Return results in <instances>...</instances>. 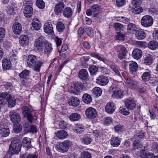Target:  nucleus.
<instances>
[{"label": "nucleus", "instance_id": "f257e3e1", "mask_svg": "<svg viewBox=\"0 0 158 158\" xmlns=\"http://www.w3.org/2000/svg\"><path fill=\"white\" fill-rule=\"evenodd\" d=\"M27 63L28 67H33V70L38 72H40V69L43 64L41 61H37L36 56L33 55H30L27 56Z\"/></svg>", "mask_w": 158, "mask_h": 158}, {"label": "nucleus", "instance_id": "f03ea898", "mask_svg": "<svg viewBox=\"0 0 158 158\" xmlns=\"http://www.w3.org/2000/svg\"><path fill=\"white\" fill-rule=\"evenodd\" d=\"M72 142L66 140L63 142H58L56 145V150L61 153L66 152L72 145Z\"/></svg>", "mask_w": 158, "mask_h": 158}, {"label": "nucleus", "instance_id": "7ed1b4c3", "mask_svg": "<svg viewBox=\"0 0 158 158\" xmlns=\"http://www.w3.org/2000/svg\"><path fill=\"white\" fill-rule=\"evenodd\" d=\"M21 145L19 139H15L12 141L10 143V154L11 155L17 154L21 149Z\"/></svg>", "mask_w": 158, "mask_h": 158}, {"label": "nucleus", "instance_id": "20e7f679", "mask_svg": "<svg viewBox=\"0 0 158 158\" xmlns=\"http://www.w3.org/2000/svg\"><path fill=\"white\" fill-rule=\"evenodd\" d=\"M153 22L152 17L149 15L144 16L141 19L140 23L141 25L144 27H149L151 26Z\"/></svg>", "mask_w": 158, "mask_h": 158}, {"label": "nucleus", "instance_id": "39448f33", "mask_svg": "<svg viewBox=\"0 0 158 158\" xmlns=\"http://www.w3.org/2000/svg\"><path fill=\"white\" fill-rule=\"evenodd\" d=\"M37 39L35 40L34 46L35 50L39 52L43 50V44L44 40V37L41 35H40Z\"/></svg>", "mask_w": 158, "mask_h": 158}, {"label": "nucleus", "instance_id": "423d86ee", "mask_svg": "<svg viewBox=\"0 0 158 158\" xmlns=\"http://www.w3.org/2000/svg\"><path fill=\"white\" fill-rule=\"evenodd\" d=\"M115 50L118 53V57L120 60L125 58L127 53V51L124 47L121 45H118Z\"/></svg>", "mask_w": 158, "mask_h": 158}, {"label": "nucleus", "instance_id": "0eeeda50", "mask_svg": "<svg viewBox=\"0 0 158 158\" xmlns=\"http://www.w3.org/2000/svg\"><path fill=\"white\" fill-rule=\"evenodd\" d=\"M22 112L24 116L27 118L30 122L31 123L33 118L31 114V109L27 106H24L22 108Z\"/></svg>", "mask_w": 158, "mask_h": 158}, {"label": "nucleus", "instance_id": "6e6552de", "mask_svg": "<svg viewBox=\"0 0 158 158\" xmlns=\"http://www.w3.org/2000/svg\"><path fill=\"white\" fill-rule=\"evenodd\" d=\"M112 97L117 99L122 98L124 95L123 91L117 87H114L112 89Z\"/></svg>", "mask_w": 158, "mask_h": 158}, {"label": "nucleus", "instance_id": "1a4fd4ad", "mask_svg": "<svg viewBox=\"0 0 158 158\" xmlns=\"http://www.w3.org/2000/svg\"><path fill=\"white\" fill-rule=\"evenodd\" d=\"M144 136V133L142 132L138 133L134 136L135 139L133 143V146L134 149H138V148L142 147V145L139 143V140L142 139Z\"/></svg>", "mask_w": 158, "mask_h": 158}, {"label": "nucleus", "instance_id": "9d476101", "mask_svg": "<svg viewBox=\"0 0 158 158\" xmlns=\"http://www.w3.org/2000/svg\"><path fill=\"white\" fill-rule=\"evenodd\" d=\"M84 86V83L80 82H77L74 84L73 88L70 90V92L71 93L76 95L81 90L83 89Z\"/></svg>", "mask_w": 158, "mask_h": 158}, {"label": "nucleus", "instance_id": "9b49d317", "mask_svg": "<svg viewBox=\"0 0 158 158\" xmlns=\"http://www.w3.org/2000/svg\"><path fill=\"white\" fill-rule=\"evenodd\" d=\"M4 99L6 100V104L9 106L10 105V94L8 93L4 92L0 93V104H3L4 102Z\"/></svg>", "mask_w": 158, "mask_h": 158}, {"label": "nucleus", "instance_id": "f8f14e48", "mask_svg": "<svg viewBox=\"0 0 158 158\" xmlns=\"http://www.w3.org/2000/svg\"><path fill=\"white\" fill-rule=\"evenodd\" d=\"M96 82L97 84L100 85L104 86L106 85L108 83L109 80L106 77L101 75L97 78Z\"/></svg>", "mask_w": 158, "mask_h": 158}, {"label": "nucleus", "instance_id": "ddd939ff", "mask_svg": "<svg viewBox=\"0 0 158 158\" xmlns=\"http://www.w3.org/2000/svg\"><path fill=\"white\" fill-rule=\"evenodd\" d=\"M125 104L126 107L130 110L134 109L136 105L135 101L131 98L127 99L125 102Z\"/></svg>", "mask_w": 158, "mask_h": 158}, {"label": "nucleus", "instance_id": "4468645a", "mask_svg": "<svg viewBox=\"0 0 158 158\" xmlns=\"http://www.w3.org/2000/svg\"><path fill=\"white\" fill-rule=\"evenodd\" d=\"M85 114L88 118L93 119L96 117L97 115V112L94 108L89 107L86 110Z\"/></svg>", "mask_w": 158, "mask_h": 158}, {"label": "nucleus", "instance_id": "2eb2a0df", "mask_svg": "<svg viewBox=\"0 0 158 158\" xmlns=\"http://www.w3.org/2000/svg\"><path fill=\"white\" fill-rule=\"evenodd\" d=\"M90 8L92 9L93 12V16L95 17H98L99 14L101 12V8L98 4L92 5Z\"/></svg>", "mask_w": 158, "mask_h": 158}, {"label": "nucleus", "instance_id": "dca6fc26", "mask_svg": "<svg viewBox=\"0 0 158 158\" xmlns=\"http://www.w3.org/2000/svg\"><path fill=\"white\" fill-rule=\"evenodd\" d=\"M31 143V140L30 138L25 137L23 138L22 144L25 150H28L32 147Z\"/></svg>", "mask_w": 158, "mask_h": 158}, {"label": "nucleus", "instance_id": "f3484780", "mask_svg": "<svg viewBox=\"0 0 158 158\" xmlns=\"http://www.w3.org/2000/svg\"><path fill=\"white\" fill-rule=\"evenodd\" d=\"M116 106L115 104L113 102H108L105 106V111L110 114L113 113L115 111Z\"/></svg>", "mask_w": 158, "mask_h": 158}, {"label": "nucleus", "instance_id": "a211bd4d", "mask_svg": "<svg viewBox=\"0 0 158 158\" xmlns=\"http://www.w3.org/2000/svg\"><path fill=\"white\" fill-rule=\"evenodd\" d=\"M24 16L28 18L30 17L32 15L33 13V9L32 6L29 5L26 6L24 10Z\"/></svg>", "mask_w": 158, "mask_h": 158}, {"label": "nucleus", "instance_id": "6ab92c4d", "mask_svg": "<svg viewBox=\"0 0 158 158\" xmlns=\"http://www.w3.org/2000/svg\"><path fill=\"white\" fill-rule=\"evenodd\" d=\"M19 42L21 46H25L29 42V39L26 35H21L19 38Z\"/></svg>", "mask_w": 158, "mask_h": 158}, {"label": "nucleus", "instance_id": "aec40b11", "mask_svg": "<svg viewBox=\"0 0 158 158\" xmlns=\"http://www.w3.org/2000/svg\"><path fill=\"white\" fill-rule=\"evenodd\" d=\"M65 5L62 1H60L56 4L55 7L54 11L56 13L57 15L61 13L64 8Z\"/></svg>", "mask_w": 158, "mask_h": 158}, {"label": "nucleus", "instance_id": "412c9836", "mask_svg": "<svg viewBox=\"0 0 158 158\" xmlns=\"http://www.w3.org/2000/svg\"><path fill=\"white\" fill-rule=\"evenodd\" d=\"M10 130L9 127L6 124L1 126L0 134L2 136H6L10 134Z\"/></svg>", "mask_w": 158, "mask_h": 158}, {"label": "nucleus", "instance_id": "4be33fe9", "mask_svg": "<svg viewBox=\"0 0 158 158\" xmlns=\"http://www.w3.org/2000/svg\"><path fill=\"white\" fill-rule=\"evenodd\" d=\"M12 29L13 32L15 34L19 35L22 31L21 25L18 22H15L13 25Z\"/></svg>", "mask_w": 158, "mask_h": 158}, {"label": "nucleus", "instance_id": "5701e85b", "mask_svg": "<svg viewBox=\"0 0 158 158\" xmlns=\"http://www.w3.org/2000/svg\"><path fill=\"white\" fill-rule=\"evenodd\" d=\"M68 103L70 106H77L79 104L80 101L77 97H72L69 99Z\"/></svg>", "mask_w": 158, "mask_h": 158}, {"label": "nucleus", "instance_id": "b1692460", "mask_svg": "<svg viewBox=\"0 0 158 158\" xmlns=\"http://www.w3.org/2000/svg\"><path fill=\"white\" fill-rule=\"evenodd\" d=\"M56 137L60 139H66L68 136L67 133L64 130H60L55 133Z\"/></svg>", "mask_w": 158, "mask_h": 158}, {"label": "nucleus", "instance_id": "393cba45", "mask_svg": "<svg viewBox=\"0 0 158 158\" xmlns=\"http://www.w3.org/2000/svg\"><path fill=\"white\" fill-rule=\"evenodd\" d=\"M44 29L45 32L48 34H52L53 31L52 25L49 22L44 24Z\"/></svg>", "mask_w": 158, "mask_h": 158}, {"label": "nucleus", "instance_id": "a878e982", "mask_svg": "<svg viewBox=\"0 0 158 158\" xmlns=\"http://www.w3.org/2000/svg\"><path fill=\"white\" fill-rule=\"evenodd\" d=\"M78 77L81 79L86 80L88 77V73L87 71L85 69L80 70L78 73Z\"/></svg>", "mask_w": 158, "mask_h": 158}, {"label": "nucleus", "instance_id": "bb28decb", "mask_svg": "<svg viewBox=\"0 0 158 158\" xmlns=\"http://www.w3.org/2000/svg\"><path fill=\"white\" fill-rule=\"evenodd\" d=\"M135 36L136 39L139 40L144 39L146 37V33L142 29L137 30L135 32Z\"/></svg>", "mask_w": 158, "mask_h": 158}, {"label": "nucleus", "instance_id": "cd10ccee", "mask_svg": "<svg viewBox=\"0 0 158 158\" xmlns=\"http://www.w3.org/2000/svg\"><path fill=\"white\" fill-rule=\"evenodd\" d=\"M31 24L34 29L36 31L40 30L41 27V23L37 18H35L33 19Z\"/></svg>", "mask_w": 158, "mask_h": 158}, {"label": "nucleus", "instance_id": "c85d7f7f", "mask_svg": "<svg viewBox=\"0 0 158 158\" xmlns=\"http://www.w3.org/2000/svg\"><path fill=\"white\" fill-rule=\"evenodd\" d=\"M142 54V52L141 50L136 48L133 51L132 55L134 58L138 60L141 58Z\"/></svg>", "mask_w": 158, "mask_h": 158}, {"label": "nucleus", "instance_id": "c756f323", "mask_svg": "<svg viewBox=\"0 0 158 158\" xmlns=\"http://www.w3.org/2000/svg\"><path fill=\"white\" fill-rule=\"evenodd\" d=\"M10 120L14 123H19L21 120L20 115L18 113L14 112L10 116Z\"/></svg>", "mask_w": 158, "mask_h": 158}, {"label": "nucleus", "instance_id": "7c9ffc66", "mask_svg": "<svg viewBox=\"0 0 158 158\" xmlns=\"http://www.w3.org/2000/svg\"><path fill=\"white\" fill-rule=\"evenodd\" d=\"M120 138L117 137H112L110 140L111 145L114 147L118 146L120 145Z\"/></svg>", "mask_w": 158, "mask_h": 158}, {"label": "nucleus", "instance_id": "2f4dec72", "mask_svg": "<svg viewBox=\"0 0 158 158\" xmlns=\"http://www.w3.org/2000/svg\"><path fill=\"white\" fill-rule=\"evenodd\" d=\"M137 29L136 26L132 23H129L127 26V31L129 33L134 34Z\"/></svg>", "mask_w": 158, "mask_h": 158}, {"label": "nucleus", "instance_id": "473e14b6", "mask_svg": "<svg viewBox=\"0 0 158 158\" xmlns=\"http://www.w3.org/2000/svg\"><path fill=\"white\" fill-rule=\"evenodd\" d=\"M129 68L131 72H135L138 68V65L136 62L130 61L129 64Z\"/></svg>", "mask_w": 158, "mask_h": 158}, {"label": "nucleus", "instance_id": "72a5a7b5", "mask_svg": "<svg viewBox=\"0 0 158 158\" xmlns=\"http://www.w3.org/2000/svg\"><path fill=\"white\" fill-rule=\"evenodd\" d=\"M73 13V10L71 8L67 7L64 9L63 12V14L65 17L69 18L72 16Z\"/></svg>", "mask_w": 158, "mask_h": 158}, {"label": "nucleus", "instance_id": "f704fd0d", "mask_svg": "<svg viewBox=\"0 0 158 158\" xmlns=\"http://www.w3.org/2000/svg\"><path fill=\"white\" fill-rule=\"evenodd\" d=\"M127 83L132 88H136L138 86V83L136 81L132 79L130 77H128L126 79Z\"/></svg>", "mask_w": 158, "mask_h": 158}, {"label": "nucleus", "instance_id": "c9c22d12", "mask_svg": "<svg viewBox=\"0 0 158 158\" xmlns=\"http://www.w3.org/2000/svg\"><path fill=\"white\" fill-rule=\"evenodd\" d=\"M44 52L47 55H49L52 50V44L48 41L44 43Z\"/></svg>", "mask_w": 158, "mask_h": 158}, {"label": "nucleus", "instance_id": "e433bc0d", "mask_svg": "<svg viewBox=\"0 0 158 158\" xmlns=\"http://www.w3.org/2000/svg\"><path fill=\"white\" fill-rule=\"evenodd\" d=\"M13 129L12 131V132L16 133H20L22 130L21 125L19 123H15L13 125Z\"/></svg>", "mask_w": 158, "mask_h": 158}, {"label": "nucleus", "instance_id": "4c0bfd02", "mask_svg": "<svg viewBox=\"0 0 158 158\" xmlns=\"http://www.w3.org/2000/svg\"><path fill=\"white\" fill-rule=\"evenodd\" d=\"M82 100L85 103L88 104L92 102V98L90 95L85 94L82 97Z\"/></svg>", "mask_w": 158, "mask_h": 158}, {"label": "nucleus", "instance_id": "58836bf2", "mask_svg": "<svg viewBox=\"0 0 158 158\" xmlns=\"http://www.w3.org/2000/svg\"><path fill=\"white\" fill-rule=\"evenodd\" d=\"M81 118L80 114L77 113H75L71 114L69 117L70 120L72 121H78Z\"/></svg>", "mask_w": 158, "mask_h": 158}, {"label": "nucleus", "instance_id": "ea45409f", "mask_svg": "<svg viewBox=\"0 0 158 158\" xmlns=\"http://www.w3.org/2000/svg\"><path fill=\"white\" fill-rule=\"evenodd\" d=\"M152 60L151 56L148 55L144 58L143 63L146 65H150L152 63Z\"/></svg>", "mask_w": 158, "mask_h": 158}, {"label": "nucleus", "instance_id": "a19ab883", "mask_svg": "<svg viewBox=\"0 0 158 158\" xmlns=\"http://www.w3.org/2000/svg\"><path fill=\"white\" fill-rule=\"evenodd\" d=\"M148 46L149 48L152 50H154L158 48V43L156 41H152L149 42Z\"/></svg>", "mask_w": 158, "mask_h": 158}, {"label": "nucleus", "instance_id": "79ce46f5", "mask_svg": "<svg viewBox=\"0 0 158 158\" xmlns=\"http://www.w3.org/2000/svg\"><path fill=\"white\" fill-rule=\"evenodd\" d=\"M92 140V139L91 138L88 136H85L81 139V143L85 145H88L90 144Z\"/></svg>", "mask_w": 158, "mask_h": 158}, {"label": "nucleus", "instance_id": "37998d69", "mask_svg": "<svg viewBox=\"0 0 158 158\" xmlns=\"http://www.w3.org/2000/svg\"><path fill=\"white\" fill-rule=\"evenodd\" d=\"M110 67L116 74L119 76H121L120 70L117 65L111 64L110 65Z\"/></svg>", "mask_w": 158, "mask_h": 158}, {"label": "nucleus", "instance_id": "c03bdc74", "mask_svg": "<svg viewBox=\"0 0 158 158\" xmlns=\"http://www.w3.org/2000/svg\"><path fill=\"white\" fill-rule=\"evenodd\" d=\"M64 24L61 22H59L56 24V28L57 31L60 32H62L65 29Z\"/></svg>", "mask_w": 158, "mask_h": 158}, {"label": "nucleus", "instance_id": "a18cd8bd", "mask_svg": "<svg viewBox=\"0 0 158 158\" xmlns=\"http://www.w3.org/2000/svg\"><path fill=\"white\" fill-rule=\"evenodd\" d=\"M31 72L27 69H24L20 73L19 75L20 78H25L29 76Z\"/></svg>", "mask_w": 158, "mask_h": 158}, {"label": "nucleus", "instance_id": "49530a36", "mask_svg": "<svg viewBox=\"0 0 158 158\" xmlns=\"http://www.w3.org/2000/svg\"><path fill=\"white\" fill-rule=\"evenodd\" d=\"M3 69L5 70L9 69L10 68L9 60L7 59H4L2 60Z\"/></svg>", "mask_w": 158, "mask_h": 158}, {"label": "nucleus", "instance_id": "de8ad7c7", "mask_svg": "<svg viewBox=\"0 0 158 158\" xmlns=\"http://www.w3.org/2000/svg\"><path fill=\"white\" fill-rule=\"evenodd\" d=\"M141 77L143 81H148L151 78L150 73L149 72H145L142 74Z\"/></svg>", "mask_w": 158, "mask_h": 158}, {"label": "nucleus", "instance_id": "09e8293b", "mask_svg": "<svg viewBox=\"0 0 158 158\" xmlns=\"http://www.w3.org/2000/svg\"><path fill=\"white\" fill-rule=\"evenodd\" d=\"M102 93V90L99 87H95L93 89V94L96 97H98L100 96Z\"/></svg>", "mask_w": 158, "mask_h": 158}, {"label": "nucleus", "instance_id": "8fccbe9b", "mask_svg": "<svg viewBox=\"0 0 158 158\" xmlns=\"http://www.w3.org/2000/svg\"><path fill=\"white\" fill-rule=\"evenodd\" d=\"M89 71L91 75H95L98 72V69L97 67L94 65L90 66L89 68Z\"/></svg>", "mask_w": 158, "mask_h": 158}, {"label": "nucleus", "instance_id": "3c124183", "mask_svg": "<svg viewBox=\"0 0 158 158\" xmlns=\"http://www.w3.org/2000/svg\"><path fill=\"white\" fill-rule=\"evenodd\" d=\"M129 109L124 106L123 107H120L119 109V112L121 114L125 115H128L130 113Z\"/></svg>", "mask_w": 158, "mask_h": 158}, {"label": "nucleus", "instance_id": "603ef678", "mask_svg": "<svg viewBox=\"0 0 158 158\" xmlns=\"http://www.w3.org/2000/svg\"><path fill=\"white\" fill-rule=\"evenodd\" d=\"M36 5L40 9H42L45 7V3L43 0H36Z\"/></svg>", "mask_w": 158, "mask_h": 158}, {"label": "nucleus", "instance_id": "864d4df0", "mask_svg": "<svg viewBox=\"0 0 158 158\" xmlns=\"http://www.w3.org/2000/svg\"><path fill=\"white\" fill-rule=\"evenodd\" d=\"M115 131L117 133H120L124 130V126L121 125H118L114 127Z\"/></svg>", "mask_w": 158, "mask_h": 158}, {"label": "nucleus", "instance_id": "5fc2aeb1", "mask_svg": "<svg viewBox=\"0 0 158 158\" xmlns=\"http://www.w3.org/2000/svg\"><path fill=\"white\" fill-rule=\"evenodd\" d=\"M113 27L117 31L121 30L124 28V26L123 25L118 23H114Z\"/></svg>", "mask_w": 158, "mask_h": 158}, {"label": "nucleus", "instance_id": "6e6d98bb", "mask_svg": "<svg viewBox=\"0 0 158 158\" xmlns=\"http://www.w3.org/2000/svg\"><path fill=\"white\" fill-rule=\"evenodd\" d=\"M134 9L132 10V12L133 13L138 14L139 13H140L143 11V9L142 7L140 6H137V7H134Z\"/></svg>", "mask_w": 158, "mask_h": 158}, {"label": "nucleus", "instance_id": "4d7b16f0", "mask_svg": "<svg viewBox=\"0 0 158 158\" xmlns=\"http://www.w3.org/2000/svg\"><path fill=\"white\" fill-rule=\"evenodd\" d=\"M80 158H92V156L89 152L84 151L81 153Z\"/></svg>", "mask_w": 158, "mask_h": 158}, {"label": "nucleus", "instance_id": "13d9d810", "mask_svg": "<svg viewBox=\"0 0 158 158\" xmlns=\"http://www.w3.org/2000/svg\"><path fill=\"white\" fill-rule=\"evenodd\" d=\"M113 123L112 118L110 117H106L103 121L104 124L106 126H108Z\"/></svg>", "mask_w": 158, "mask_h": 158}, {"label": "nucleus", "instance_id": "bf43d9fd", "mask_svg": "<svg viewBox=\"0 0 158 158\" xmlns=\"http://www.w3.org/2000/svg\"><path fill=\"white\" fill-rule=\"evenodd\" d=\"M117 20L126 24H127L130 23V21L129 19L123 17H119L117 19Z\"/></svg>", "mask_w": 158, "mask_h": 158}, {"label": "nucleus", "instance_id": "052dcab7", "mask_svg": "<svg viewBox=\"0 0 158 158\" xmlns=\"http://www.w3.org/2000/svg\"><path fill=\"white\" fill-rule=\"evenodd\" d=\"M131 3L133 7L139 6L142 3L141 0H131Z\"/></svg>", "mask_w": 158, "mask_h": 158}, {"label": "nucleus", "instance_id": "680f3d73", "mask_svg": "<svg viewBox=\"0 0 158 158\" xmlns=\"http://www.w3.org/2000/svg\"><path fill=\"white\" fill-rule=\"evenodd\" d=\"M117 35L116 36V39L119 40H124L125 38V35L119 32H117Z\"/></svg>", "mask_w": 158, "mask_h": 158}, {"label": "nucleus", "instance_id": "e2e57ef3", "mask_svg": "<svg viewBox=\"0 0 158 158\" xmlns=\"http://www.w3.org/2000/svg\"><path fill=\"white\" fill-rule=\"evenodd\" d=\"M59 128L64 129L67 128V123L64 121H61L59 122Z\"/></svg>", "mask_w": 158, "mask_h": 158}, {"label": "nucleus", "instance_id": "0e129e2a", "mask_svg": "<svg viewBox=\"0 0 158 158\" xmlns=\"http://www.w3.org/2000/svg\"><path fill=\"white\" fill-rule=\"evenodd\" d=\"M126 0H116V4L118 7H122L126 3Z\"/></svg>", "mask_w": 158, "mask_h": 158}, {"label": "nucleus", "instance_id": "69168bd1", "mask_svg": "<svg viewBox=\"0 0 158 158\" xmlns=\"http://www.w3.org/2000/svg\"><path fill=\"white\" fill-rule=\"evenodd\" d=\"M90 55L91 56L97 58L99 60L104 61V59L102 57L100 54L95 53H91Z\"/></svg>", "mask_w": 158, "mask_h": 158}, {"label": "nucleus", "instance_id": "338daca9", "mask_svg": "<svg viewBox=\"0 0 158 158\" xmlns=\"http://www.w3.org/2000/svg\"><path fill=\"white\" fill-rule=\"evenodd\" d=\"M84 127L83 126L80 125L77 127L75 129V131L77 134H81L84 131Z\"/></svg>", "mask_w": 158, "mask_h": 158}, {"label": "nucleus", "instance_id": "774afa93", "mask_svg": "<svg viewBox=\"0 0 158 158\" xmlns=\"http://www.w3.org/2000/svg\"><path fill=\"white\" fill-rule=\"evenodd\" d=\"M23 158H38V157L35 154H23Z\"/></svg>", "mask_w": 158, "mask_h": 158}]
</instances>
